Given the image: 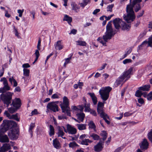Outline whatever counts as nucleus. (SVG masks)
Listing matches in <instances>:
<instances>
[{
	"instance_id": "5701e85b",
	"label": "nucleus",
	"mask_w": 152,
	"mask_h": 152,
	"mask_svg": "<svg viewBox=\"0 0 152 152\" xmlns=\"http://www.w3.org/2000/svg\"><path fill=\"white\" fill-rule=\"evenodd\" d=\"M53 145L54 147L57 149H59L61 148V145L58 140L56 139L53 140Z\"/></svg>"
},
{
	"instance_id": "393cba45",
	"label": "nucleus",
	"mask_w": 152,
	"mask_h": 152,
	"mask_svg": "<svg viewBox=\"0 0 152 152\" xmlns=\"http://www.w3.org/2000/svg\"><path fill=\"white\" fill-rule=\"evenodd\" d=\"M100 116L102 118L104 119L107 124L108 125L110 124V121L107 120V119H110V118L106 113H104V114L102 115V116L101 115Z\"/></svg>"
},
{
	"instance_id": "052dcab7",
	"label": "nucleus",
	"mask_w": 152,
	"mask_h": 152,
	"mask_svg": "<svg viewBox=\"0 0 152 152\" xmlns=\"http://www.w3.org/2000/svg\"><path fill=\"white\" fill-rule=\"evenodd\" d=\"M5 16L6 17L9 18L10 17V15L8 13V12L7 10H5Z\"/></svg>"
},
{
	"instance_id": "1a4fd4ad",
	"label": "nucleus",
	"mask_w": 152,
	"mask_h": 152,
	"mask_svg": "<svg viewBox=\"0 0 152 152\" xmlns=\"http://www.w3.org/2000/svg\"><path fill=\"white\" fill-rule=\"evenodd\" d=\"M104 103L99 102L97 105V111L99 116H102V115L105 113L104 112L103 108Z\"/></svg>"
},
{
	"instance_id": "9b49d317",
	"label": "nucleus",
	"mask_w": 152,
	"mask_h": 152,
	"mask_svg": "<svg viewBox=\"0 0 152 152\" xmlns=\"http://www.w3.org/2000/svg\"><path fill=\"white\" fill-rule=\"evenodd\" d=\"M133 70V68L130 67L127 70L125 71L123 75L120 77V78H122V80H124L126 78H127V79L130 77V76L131 73Z\"/></svg>"
},
{
	"instance_id": "dca6fc26",
	"label": "nucleus",
	"mask_w": 152,
	"mask_h": 152,
	"mask_svg": "<svg viewBox=\"0 0 152 152\" xmlns=\"http://www.w3.org/2000/svg\"><path fill=\"white\" fill-rule=\"evenodd\" d=\"M7 117L10 119H14L17 121H19V119L18 118V116L17 114L11 115L7 111H5L4 113Z\"/></svg>"
},
{
	"instance_id": "338daca9",
	"label": "nucleus",
	"mask_w": 152,
	"mask_h": 152,
	"mask_svg": "<svg viewBox=\"0 0 152 152\" xmlns=\"http://www.w3.org/2000/svg\"><path fill=\"white\" fill-rule=\"evenodd\" d=\"M107 65V64L106 63L103 64L102 66L100 67V68L98 69V70H102L104 69Z\"/></svg>"
},
{
	"instance_id": "69168bd1",
	"label": "nucleus",
	"mask_w": 152,
	"mask_h": 152,
	"mask_svg": "<svg viewBox=\"0 0 152 152\" xmlns=\"http://www.w3.org/2000/svg\"><path fill=\"white\" fill-rule=\"evenodd\" d=\"M77 32V30L75 29H72L70 33H69V34H76Z\"/></svg>"
},
{
	"instance_id": "a211bd4d",
	"label": "nucleus",
	"mask_w": 152,
	"mask_h": 152,
	"mask_svg": "<svg viewBox=\"0 0 152 152\" xmlns=\"http://www.w3.org/2000/svg\"><path fill=\"white\" fill-rule=\"evenodd\" d=\"M11 146L9 144H4L0 149V152H5L11 149Z\"/></svg>"
},
{
	"instance_id": "4468645a",
	"label": "nucleus",
	"mask_w": 152,
	"mask_h": 152,
	"mask_svg": "<svg viewBox=\"0 0 152 152\" xmlns=\"http://www.w3.org/2000/svg\"><path fill=\"white\" fill-rule=\"evenodd\" d=\"M67 131L70 134H75L77 132V129L73 126L68 124L67 125Z\"/></svg>"
},
{
	"instance_id": "603ef678",
	"label": "nucleus",
	"mask_w": 152,
	"mask_h": 152,
	"mask_svg": "<svg viewBox=\"0 0 152 152\" xmlns=\"http://www.w3.org/2000/svg\"><path fill=\"white\" fill-rule=\"evenodd\" d=\"M41 38H39L38 40V42L37 45V49H38V50H40V46H41Z\"/></svg>"
},
{
	"instance_id": "412c9836",
	"label": "nucleus",
	"mask_w": 152,
	"mask_h": 152,
	"mask_svg": "<svg viewBox=\"0 0 152 152\" xmlns=\"http://www.w3.org/2000/svg\"><path fill=\"white\" fill-rule=\"evenodd\" d=\"M121 29L123 30L128 31L131 28V25L129 23L126 24L125 22H122V24H121Z\"/></svg>"
},
{
	"instance_id": "f8f14e48",
	"label": "nucleus",
	"mask_w": 152,
	"mask_h": 152,
	"mask_svg": "<svg viewBox=\"0 0 152 152\" xmlns=\"http://www.w3.org/2000/svg\"><path fill=\"white\" fill-rule=\"evenodd\" d=\"M104 142L102 141V139H100L99 142L96 145V151L99 152L101 151L104 147Z\"/></svg>"
},
{
	"instance_id": "f704fd0d",
	"label": "nucleus",
	"mask_w": 152,
	"mask_h": 152,
	"mask_svg": "<svg viewBox=\"0 0 152 152\" xmlns=\"http://www.w3.org/2000/svg\"><path fill=\"white\" fill-rule=\"evenodd\" d=\"M49 128V135L50 136H52L54 134V129L53 126L51 125H50Z\"/></svg>"
},
{
	"instance_id": "a19ab883",
	"label": "nucleus",
	"mask_w": 152,
	"mask_h": 152,
	"mask_svg": "<svg viewBox=\"0 0 152 152\" xmlns=\"http://www.w3.org/2000/svg\"><path fill=\"white\" fill-rule=\"evenodd\" d=\"M91 142V141L88 139H85L82 140L81 143L83 145H88V143H90Z\"/></svg>"
},
{
	"instance_id": "4c0bfd02",
	"label": "nucleus",
	"mask_w": 152,
	"mask_h": 152,
	"mask_svg": "<svg viewBox=\"0 0 152 152\" xmlns=\"http://www.w3.org/2000/svg\"><path fill=\"white\" fill-rule=\"evenodd\" d=\"M88 125L89 128L90 129H94L95 125L94 122L92 121H90L88 123Z\"/></svg>"
},
{
	"instance_id": "3c124183",
	"label": "nucleus",
	"mask_w": 152,
	"mask_h": 152,
	"mask_svg": "<svg viewBox=\"0 0 152 152\" xmlns=\"http://www.w3.org/2000/svg\"><path fill=\"white\" fill-rule=\"evenodd\" d=\"M80 8L76 4H74L72 6V9L73 10L77 12V10Z\"/></svg>"
},
{
	"instance_id": "774afa93",
	"label": "nucleus",
	"mask_w": 152,
	"mask_h": 152,
	"mask_svg": "<svg viewBox=\"0 0 152 152\" xmlns=\"http://www.w3.org/2000/svg\"><path fill=\"white\" fill-rule=\"evenodd\" d=\"M71 57H70V58H66V59H65V64H68L69 63H70V59H71Z\"/></svg>"
},
{
	"instance_id": "e433bc0d",
	"label": "nucleus",
	"mask_w": 152,
	"mask_h": 152,
	"mask_svg": "<svg viewBox=\"0 0 152 152\" xmlns=\"http://www.w3.org/2000/svg\"><path fill=\"white\" fill-rule=\"evenodd\" d=\"M69 147L71 148H74L78 146L77 144L75 141L70 142L69 144Z\"/></svg>"
},
{
	"instance_id": "7ed1b4c3",
	"label": "nucleus",
	"mask_w": 152,
	"mask_h": 152,
	"mask_svg": "<svg viewBox=\"0 0 152 152\" xmlns=\"http://www.w3.org/2000/svg\"><path fill=\"white\" fill-rule=\"evenodd\" d=\"M63 113H66L67 115L70 116V109L69 107V101L67 98L64 96L63 98V102L60 104Z\"/></svg>"
},
{
	"instance_id": "39448f33",
	"label": "nucleus",
	"mask_w": 152,
	"mask_h": 152,
	"mask_svg": "<svg viewBox=\"0 0 152 152\" xmlns=\"http://www.w3.org/2000/svg\"><path fill=\"white\" fill-rule=\"evenodd\" d=\"M12 94L13 93L8 92L5 94H2L0 95V99L7 104V107L11 103Z\"/></svg>"
},
{
	"instance_id": "8fccbe9b",
	"label": "nucleus",
	"mask_w": 152,
	"mask_h": 152,
	"mask_svg": "<svg viewBox=\"0 0 152 152\" xmlns=\"http://www.w3.org/2000/svg\"><path fill=\"white\" fill-rule=\"evenodd\" d=\"M148 137L149 139L152 143V129L148 134Z\"/></svg>"
},
{
	"instance_id": "72a5a7b5",
	"label": "nucleus",
	"mask_w": 152,
	"mask_h": 152,
	"mask_svg": "<svg viewBox=\"0 0 152 152\" xmlns=\"http://www.w3.org/2000/svg\"><path fill=\"white\" fill-rule=\"evenodd\" d=\"M147 42H148V47L150 46V47H152V45L151 44L152 43V42H149V41H148V42L145 41H144L140 45V46H139V47H138L139 49H138H138H139V50L140 49H141L140 48L142 47V45H143L145 43L146 44L147 43Z\"/></svg>"
},
{
	"instance_id": "f03ea898",
	"label": "nucleus",
	"mask_w": 152,
	"mask_h": 152,
	"mask_svg": "<svg viewBox=\"0 0 152 152\" xmlns=\"http://www.w3.org/2000/svg\"><path fill=\"white\" fill-rule=\"evenodd\" d=\"M111 21H110L107 23L106 26V31L105 33V35L103 36V39L105 42L102 41V39L100 37H99L97 39V41L103 45L106 44L105 42H107L108 40L111 39L113 34V30L112 27Z\"/></svg>"
},
{
	"instance_id": "680f3d73",
	"label": "nucleus",
	"mask_w": 152,
	"mask_h": 152,
	"mask_svg": "<svg viewBox=\"0 0 152 152\" xmlns=\"http://www.w3.org/2000/svg\"><path fill=\"white\" fill-rule=\"evenodd\" d=\"M132 114V113H130L127 112H126L124 114V117H128L130 115H131Z\"/></svg>"
},
{
	"instance_id": "6ab92c4d",
	"label": "nucleus",
	"mask_w": 152,
	"mask_h": 152,
	"mask_svg": "<svg viewBox=\"0 0 152 152\" xmlns=\"http://www.w3.org/2000/svg\"><path fill=\"white\" fill-rule=\"evenodd\" d=\"M9 139L6 135H4L0 133V142H8Z\"/></svg>"
},
{
	"instance_id": "6e6552de",
	"label": "nucleus",
	"mask_w": 152,
	"mask_h": 152,
	"mask_svg": "<svg viewBox=\"0 0 152 152\" xmlns=\"http://www.w3.org/2000/svg\"><path fill=\"white\" fill-rule=\"evenodd\" d=\"M8 135L11 139H16L18 137V131L15 129H12L8 133Z\"/></svg>"
},
{
	"instance_id": "a18cd8bd",
	"label": "nucleus",
	"mask_w": 152,
	"mask_h": 152,
	"mask_svg": "<svg viewBox=\"0 0 152 152\" xmlns=\"http://www.w3.org/2000/svg\"><path fill=\"white\" fill-rule=\"evenodd\" d=\"M18 109L15 107H11L8 108V110L9 112L11 113H13L15 112Z\"/></svg>"
},
{
	"instance_id": "5fc2aeb1",
	"label": "nucleus",
	"mask_w": 152,
	"mask_h": 152,
	"mask_svg": "<svg viewBox=\"0 0 152 152\" xmlns=\"http://www.w3.org/2000/svg\"><path fill=\"white\" fill-rule=\"evenodd\" d=\"M147 99L149 101L152 99V91L150 92L149 94L147 95Z\"/></svg>"
},
{
	"instance_id": "7c9ffc66",
	"label": "nucleus",
	"mask_w": 152,
	"mask_h": 152,
	"mask_svg": "<svg viewBox=\"0 0 152 152\" xmlns=\"http://www.w3.org/2000/svg\"><path fill=\"white\" fill-rule=\"evenodd\" d=\"M90 0H83V2L80 4V6L84 8L90 2Z\"/></svg>"
},
{
	"instance_id": "2eb2a0df",
	"label": "nucleus",
	"mask_w": 152,
	"mask_h": 152,
	"mask_svg": "<svg viewBox=\"0 0 152 152\" xmlns=\"http://www.w3.org/2000/svg\"><path fill=\"white\" fill-rule=\"evenodd\" d=\"M148 143L146 139H143L141 142V144H140V148L142 150H146L148 148Z\"/></svg>"
},
{
	"instance_id": "c03bdc74",
	"label": "nucleus",
	"mask_w": 152,
	"mask_h": 152,
	"mask_svg": "<svg viewBox=\"0 0 152 152\" xmlns=\"http://www.w3.org/2000/svg\"><path fill=\"white\" fill-rule=\"evenodd\" d=\"M39 50H38V49H37V50H35V53H34V54L36 56V58L35 59V60L34 62V63L35 61H36L38 59L39 56Z\"/></svg>"
},
{
	"instance_id": "ea45409f",
	"label": "nucleus",
	"mask_w": 152,
	"mask_h": 152,
	"mask_svg": "<svg viewBox=\"0 0 152 152\" xmlns=\"http://www.w3.org/2000/svg\"><path fill=\"white\" fill-rule=\"evenodd\" d=\"M23 75L26 77L29 76L30 73V71L28 69H23Z\"/></svg>"
},
{
	"instance_id": "c85d7f7f",
	"label": "nucleus",
	"mask_w": 152,
	"mask_h": 152,
	"mask_svg": "<svg viewBox=\"0 0 152 152\" xmlns=\"http://www.w3.org/2000/svg\"><path fill=\"white\" fill-rule=\"evenodd\" d=\"M63 20L67 21L69 24H70L72 21V17L65 15L64 17Z\"/></svg>"
},
{
	"instance_id": "b1692460",
	"label": "nucleus",
	"mask_w": 152,
	"mask_h": 152,
	"mask_svg": "<svg viewBox=\"0 0 152 152\" xmlns=\"http://www.w3.org/2000/svg\"><path fill=\"white\" fill-rule=\"evenodd\" d=\"M77 119L79 121L83 122L85 116V114L83 113H77L76 114Z\"/></svg>"
},
{
	"instance_id": "ddd939ff",
	"label": "nucleus",
	"mask_w": 152,
	"mask_h": 152,
	"mask_svg": "<svg viewBox=\"0 0 152 152\" xmlns=\"http://www.w3.org/2000/svg\"><path fill=\"white\" fill-rule=\"evenodd\" d=\"M122 20L119 18H116L113 20V23L116 29H118L121 27V24H122Z\"/></svg>"
},
{
	"instance_id": "cd10ccee",
	"label": "nucleus",
	"mask_w": 152,
	"mask_h": 152,
	"mask_svg": "<svg viewBox=\"0 0 152 152\" xmlns=\"http://www.w3.org/2000/svg\"><path fill=\"white\" fill-rule=\"evenodd\" d=\"M87 125L85 124H77L76 126L80 130H85L86 129Z\"/></svg>"
},
{
	"instance_id": "37998d69",
	"label": "nucleus",
	"mask_w": 152,
	"mask_h": 152,
	"mask_svg": "<svg viewBox=\"0 0 152 152\" xmlns=\"http://www.w3.org/2000/svg\"><path fill=\"white\" fill-rule=\"evenodd\" d=\"M88 94L90 95L91 97L94 105L95 104V96L94 93H88Z\"/></svg>"
},
{
	"instance_id": "2f4dec72",
	"label": "nucleus",
	"mask_w": 152,
	"mask_h": 152,
	"mask_svg": "<svg viewBox=\"0 0 152 152\" xmlns=\"http://www.w3.org/2000/svg\"><path fill=\"white\" fill-rule=\"evenodd\" d=\"M58 136L62 137V136L64 135V134L62 128L59 127L58 129Z\"/></svg>"
},
{
	"instance_id": "de8ad7c7",
	"label": "nucleus",
	"mask_w": 152,
	"mask_h": 152,
	"mask_svg": "<svg viewBox=\"0 0 152 152\" xmlns=\"http://www.w3.org/2000/svg\"><path fill=\"white\" fill-rule=\"evenodd\" d=\"M0 81L1 82H3V84L4 85H8L7 80L6 78L4 77L2 78L1 79Z\"/></svg>"
},
{
	"instance_id": "bf43d9fd",
	"label": "nucleus",
	"mask_w": 152,
	"mask_h": 152,
	"mask_svg": "<svg viewBox=\"0 0 152 152\" xmlns=\"http://www.w3.org/2000/svg\"><path fill=\"white\" fill-rule=\"evenodd\" d=\"M30 67V66L28 63H26L22 65V67L24 68V69H25V68H28Z\"/></svg>"
},
{
	"instance_id": "79ce46f5",
	"label": "nucleus",
	"mask_w": 152,
	"mask_h": 152,
	"mask_svg": "<svg viewBox=\"0 0 152 152\" xmlns=\"http://www.w3.org/2000/svg\"><path fill=\"white\" fill-rule=\"evenodd\" d=\"M124 80L122 79V78H120V77L118 79L116 80L115 83V85L116 86H119L121 83V82H122Z\"/></svg>"
},
{
	"instance_id": "20e7f679",
	"label": "nucleus",
	"mask_w": 152,
	"mask_h": 152,
	"mask_svg": "<svg viewBox=\"0 0 152 152\" xmlns=\"http://www.w3.org/2000/svg\"><path fill=\"white\" fill-rule=\"evenodd\" d=\"M111 89V88L107 86L102 88L99 91L101 98L103 100L105 101L107 100L109 97V93Z\"/></svg>"
},
{
	"instance_id": "aec40b11",
	"label": "nucleus",
	"mask_w": 152,
	"mask_h": 152,
	"mask_svg": "<svg viewBox=\"0 0 152 152\" xmlns=\"http://www.w3.org/2000/svg\"><path fill=\"white\" fill-rule=\"evenodd\" d=\"M90 104L89 103L88 104L85 103L84 106L80 105L79 106V107L80 108V110L81 112H83L84 107H85V111L86 112H89L90 110Z\"/></svg>"
},
{
	"instance_id": "13d9d810",
	"label": "nucleus",
	"mask_w": 152,
	"mask_h": 152,
	"mask_svg": "<svg viewBox=\"0 0 152 152\" xmlns=\"http://www.w3.org/2000/svg\"><path fill=\"white\" fill-rule=\"evenodd\" d=\"M144 11L143 10H142V11L141 12L138 13L137 16V18H139L140 17H141L142 16L143 14L144 13Z\"/></svg>"
},
{
	"instance_id": "f3484780",
	"label": "nucleus",
	"mask_w": 152,
	"mask_h": 152,
	"mask_svg": "<svg viewBox=\"0 0 152 152\" xmlns=\"http://www.w3.org/2000/svg\"><path fill=\"white\" fill-rule=\"evenodd\" d=\"M13 107L18 109L21 106V101L19 98H15L13 101L12 103Z\"/></svg>"
},
{
	"instance_id": "bb28decb",
	"label": "nucleus",
	"mask_w": 152,
	"mask_h": 152,
	"mask_svg": "<svg viewBox=\"0 0 152 152\" xmlns=\"http://www.w3.org/2000/svg\"><path fill=\"white\" fill-rule=\"evenodd\" d=\"M10 89V87L8 86V84L4 85L3 88H0V93H4L7 91L9 90Z\"/></svg>"
},
{
	"instance_id": "4be33fe9",
	"label": "nucleus",
	"mask_w": 152,
	"mask_h": 152,
	"mask_svg": "<svg viewBox=\"0 0 152 152\" xmlns=\"http://www.w3.org/2000/svg\"><path fill=\"white\" fill-rule=\"evenodd\" d=\"M54 47L55 49L59 50L62 49L63 47V45L61 41H57L54 45Z\"/></svg>"
},
{
	"instance_id": "6e6d98bb",
	"label": "nucleus",
	"mask_w": 152,
	"mask_h": 152,
	"mask_svg": "<svg viewBox=\"0 0 152 152\" xmlns=\"http://www.w3.org/2000/svg\"><path fill=\"white\" fill-rule=\"evenodd\" d=\"M38 113L37 110L35 109L34 110L32 111L31 113V115H35Z\"/></svg>"
},
{
	"instance_id": "58836bf2",
	"label": "nucleus",
	"mask_w": 152,
	"mask_h": 152,
	"mask_svg": "<svg viewBox=\"0 0 152 152\" xmlns=\"http://www.w3.org/2000/svg\"><path fill=\"white\" fill-rule=\"evenodd\" d=\"M142 95V90L138 89L137 90L135 93V96L138 97H140Z\"/></svg>"
},
{
	"instance_id": "49530a36",
	"label": "nucleus",
	"mask_w": 152,
	"mask_h": 152,
	"mask_svg": "<svg viewBox=\"0 0 152 152\" xmlns=\"http://www.w3.org/2000/svg\"><path fill=\"white\" fill-rule=\"evenodd\" d=\"M35 126V124L34 123H31L30 125V128L29 130V132L32 135V129Z\"/></svg>"
},
{
	"instance_id": "0eeeda50",
	"label": "nucleus",
	"mask_w": 152,
	"mask_h": 152,
	"mask_svg": "<svg viewBox=\"0 0 152 152\" xmlns=\"http://www.w3.org/2000/svg\"><path fill=\"white\" fill-rule=\"evenodd\" d=\"M142 1V0H133L131 4L134 8V12H137L141 9L140 3Z\"/></svg>"
},
{
	"instance_id": "c9c22d12",
	"label": "nucleus",
	"mask_w": 152,
	"mask_h": 152,
	"mask_svg": "<svg viewBox=\"0 0 152 152\" xmlns=\"http://www.w3.org/2000/svg\"><path fill=\"white\" fill-rule=\"evenodd\" d=\"M76 42L77 43V45L82 46H86V42L84 41L78 40Z\"/></svg>"
},
{
	"instance_id": "423d86ee",
	"label": "nucleus",
	"mask_w": 152,
	"mask_h": 152,
	"mask_svg": "<svg viewBox=\"0 0 152 152\" xmlns=\"http://www.w3.org/2000/svg\"><path fill=\"white\" fill-rule=\"evenodd\" d=\"M12 121L4 120L3 123L0 127V131L4 132L7 130L10 126Z\"/></svg>"
},
{
	"instance_id": "4d7b16f0",
	"label": "nucleus",
	"mask_w": 152,
	"mask_h": 152,
	"mask_svg": "<svg viewBox=\"0 0 152 152\" xmlns=\"http://www.w3.org/2000/svg\"><path fill=\"white\" fill-rule=\"evenodd\" d=\"M59 94H55L51 96V98L53 99H56L59 98Z\"/></svg>"
},
{
	"instance_id": "a878e982",
	"label": "nucleus",
	"mask_w": 152,
	"mask_h": 152,
	"mask_svg": "<svg viewBox=\"0 0 152 152\" xmlns=\"http://www.w3.org/2000/svg\"><path fill=\"white\" fill-rule=\"evenodd\" d=\"M150 85H145L141 87H139L138 89L143 91H148L150 90Z\"/></svg>"
},
{
	"instance_id": "c756f323",
	"label": "nucleus",
	"mask_w": 152,
	"mask_h": 152,
	"mask_svg": "<svg viewBox=\"0 0 152 152\" xmlns=\"http://www.w3.org/2000/svg\"><path fill=\"white\" fill-rule=\"evenodd\" d=\"M101 135L102 137V141H104L106 140L107 137V133L106 131H103L100 134Z\"/></svg>"
},
{
	"instance_id": "473e14b6",
	"label": "nucleus",
	"mask_w": 152,
	"mask_h": 152,
	"mask_svg": "<svg viewBox=\"0 0 152 152\" xmlns=\"http://www.w3.org/2000/svg\"><path fill=\"white\" fill-rule=\"evenodd\" d=\"M9 81L11 84H12V82L13 83L14 86L16 87L17 86L18 84L16 80L14 79L13 77L10 78Z\"/></svg>"
},
{
	"instance_id": "f257e3e1",
	"label": "nucleus",
	"mask_w": 152,
	"mask_h": 152,
	"mask_svg": "<svg viewBox=\"0 0 152 152\" xmlns=\"http://www.w3.org/2000/svg\"><path fill=\"white\" fill-rule=\"evenodd\" d=\"M126 14L123 15L124 19L127 22L131 23L134 21L135 18L134 12L131 3L126 5Z\"/></svg>"
},
{
	"instance_id": "e2e57ef3",
	"label": "nucleus",
	"mask_w": 152,
	"mask_h": 152,
	"mask_svg": "<svg viewBox=\"0 0 152 152\" xmlns=\"http://www.w3.org/2000/svg\"><path fill=\"white\" fill-rule=\"evenodd\" d=\"M58 118L59 120H61L63 119L66 118V117L65 116L61 115L58 116Z\"/></svg>"
},
{
	"instance_id": "09e8293b",
	"label": "nucleus",
	"mask_w": 152,
	"mask_h": 152,
	"mask_svg": "<svg viewBox=\"0 0 152 152\" xmlns=\"http://www.w3.org/2000/svg\"><path fill=\"white\" fill-rule=\"evenodd\" d=\"M114 7L113 4H111L108 5L107 7V11L112 12V8Z\"/></svg>"
},
{
	"instance_id": "9d476101",
	"label": "nucleus",
	"mask_w": 152,
	"mask_h": 152,
	"mask_svg": "<svg viewBox=\"0 0 152 152\" xmlns=\"http://www.w3.org/2000/svg\"><path fill=\"white\" fill-rule=\"evenodd\" d=\"M47 108L53 112H56L58 111V107L55 103L50 102L48 104L47 106Z\"/></svg>"
},
{
	"instance_id": "0e129e2a",
	"label": "nucleus",
	"mask_w": 152,
	"mask_h": 152,
	"mask_svg": "<svg viewBox=\"0 0 152 152\" xmlns=\"http://www.w3.org/2000/svg\"><path fill=\"white\" fill-rule=\"evenodd\" d=\"M138 102L141 104H142L144 103V101L142 99L140 98L138 99Z\"/></svg>"
},
{
	"instance_id": "864d4df0",
	"label": "nucleus",
	"mask_w": 152,
	"mask_h": 152,
	"mask_svg": "<svg viewBox=\"0 0 152 152\" xmlns=\"http://www.w3.org/2000/svg\"><path fill=\"white\" fill-rule=\"evenodd\" d=\"M132 60L130 59H126L124 60L123 61V63L124 64H126L131 62Z\"/></svg>"
}]
</instances>
